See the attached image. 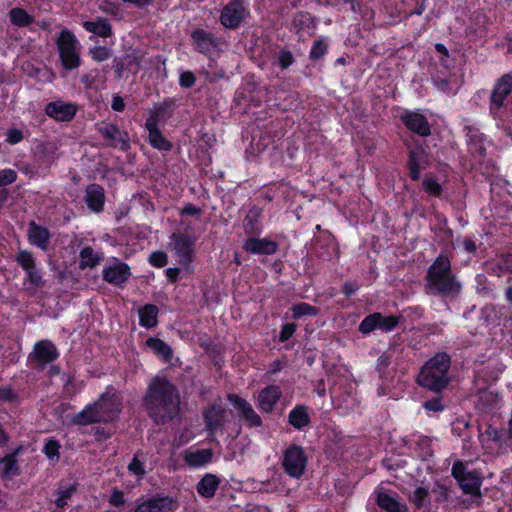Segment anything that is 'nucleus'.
<instances>
[{
  "label": "nucleus",
  "mask_w": 512,
  "mask_h": 512,
  "mask_svg": "<svg viewBox=\"0 0 512 512\" xmlns=\"http://www.w3.org/2000/svg\"><path fill=\"white\" fill-rule=\"evenodd\" d=\"M180 399L175 387L164 378H155L149 385L144 405L156 422H165L179 412Z\"/></svg>",
  "instance_id": "f257e3e1"
},
{
  "label": "nucleus",
  "mask_w": 512,
  "mask_h": 512,
  "mask_svg": "<svg viewBox=\"0 0 512 512\" xmlns=\"http://www.w3.org/2000/svg\"><path fill=\"white\" fill-rule=\"evenodd\" d=\"M120 412L119 399L110 392L103 393L98 401L87 405L76 414L73 422L79 425H87L94 422H108L114 420Z\"/></svg>",
  "instance_id": "f03ea898"
},
{
  "label": "nucleus",
  "mask_w": 512,
  "mask_h": 512,
  "mask_svg": "<svg viewBox=\"0 0 512 512\" xmlns=\"http://www.w3.org/2000/svg\"><path fill=\"white\" fill-rule=\"evenodd\" d=\"M449 357L445 353L435 355L421 369L418 383L433 391H440L448 383Z\"/></svg>",
  "instance_id": "7ed1b4c3"
},
{
  "label": "nucleus",
  "mask_w": 512,
  "mask_h": 512,
  "mask_svg": "<svg viewBox=\"0 0 512 512\" xmlns=\"http://www.w3.org/2000/svg\"><path fill=\"white\" fill-rule=\"evenodd\" d=\"M428 282L437 291L454 295L459 292L460 284L450 274V261L445 256H439L428 272Z\"/></svg>",
  "instance_id": "20e7f679"
},
{
  "label": "nucleus",
  "mask_w": 512,
  "mask_h": 512,
  "mask_svg": "<svg viewBox=\"0 0 512 512\" xmlns=\"http://www.w3.org/2000/svg\"><path fill=\"white\" fill-rule=\"evenodd\" d=\"M60 58L66 69H74L79 66V48L75 36L68 30H63L57 41Z\"/></svg>",
  "instance_id": "39448f33"
},
{
  "label": "nucleus",
  "mask_w": 512,
  "mask_h": 512,
  "mask_svg": "<svg viewBox=\"0 0 512 512\" xmlns=\"http://www.w3.org/2000/svg\"><path fill=\"white\" fill-rule=\"evenodd\" d=\"M306 463L307 457L301 447L293 445L286 449L283 467L291 477L299 478L305 470Z\"/></svg>",
  "instance_id": "423d86ee"
},
{
  "label": "nucleus",
  "mask_w": 512,
  "mask_h": 512,
  "mask_svg": "<svg viewBox=\"0 0 512 512\" xmlns=\"http://www.w3.org/2000/svg\"><path fill=\"white\" fill-rule=\"evenodd\" d=\"M194 242L191 238L182 234H173L169 244L170 249L174 252L177 261L186 266V270L190 272L189 263L192 259Z\"/></svg>",
  "instance_id": "0eeeda50"
},
{
  "label": "nucleus",
  "mask_w": 512,
  "mask_h": 512,
  "mask_svg": "<svg viewBox=\"0 0 512 512\" xmlns=\"http://www.w3.org/2000/svg\"><path fill=\"white\" fill-rule=\"evenodd\" d=\"M453 476L458 480L465 493L477 495L481 486V478L476 472H465V466L457 462L452 468Z\"/></svg>",
  "instance_id": "6e6552de"
},
{
  "label": "nucleus",
  "mask_w": 512,
  "mask_h": 512,
  "mask_svg": "<svg viewBox=\"0 0 512 512\" xmlns=\"http://www.w3.org/2000/svg\"><path fill=\"white\" fill-rule=\"evenodd\" d=\"M230 416L231 412L225 409L221 402L213 404L211 408L204 412L207 429L211 434L217 433L223 428Z\"/></svg>",
  "instance_id": "1a4fd4ad"
},
{
  "label": "nucleus",
  "mask_w": 512,
  "mask_h": 512,
  "mask_svg": "<svg viewBox=\"0 0 512 512\" xmlns=\"http://www.w3.org/2000/svg\"><path fill=\"white\" fill-rule=\"evenodd\" d=\"M398 323V320L394 316H383L380 313H375L367 316L360 324L359 330L363 334H368L375 329H381L384 331L392 330Z\"/></svg>",
  "instance_id": "9d476101"
},
{
  "label": "nucleus",
  "mask_w": 512,
  "mask_h": 512,
  "mask_svg": "<svg viewBox=\"0 0 512 512\" xmlns=\"http://www.w3.org/2000/svg\"><path fill=\"white\" fill-rule=\"evenodd\" d=\"M378 506L383 512H406V505L401 502L396 492L379 488L376 492Z\"/></svg>",
  "instance_id": "9b49d317"
},
{
  "label": "nucleus",
  "mask_w": 512,
  "mask_h": 512,
  "mask_svg": "<svg viewBox=\"0 0 512 512\" xmlns=\"http://www.w3.org/2000/svg\"><path fill=\"white\" fill-rule=\"evenodd\" d=\"M246 14L243 3L234 0L224 7L220 18L221 23L227 28H235L245 18Z\"/></svg>",
  "instance_id": "f8f14e48"
},
{
  "label": "nucleus",
  "mask_w": 512,
  "mask_h": 512,
  "mask_svg": "<svg viewBox=\"0 0 512 512\" xmlns=\"http://www.w3.org/2000/svg\"><path fill=\"white\" fill-rule=\"evenodd\" d=\"M512 90V76L504 75L496 83L491 95V111L495 117H498L497 110L500 109L505 102V98Z\"/></svg>",
  "instance_id": "ddd939ff"
},
{
  "label": "nucleus",
  "mask_w": 512,
  "mask_h": 512,
  "mask_svg": "<svg viewBox=\"0 0 512 512\" xmlns=\"http://www.w3.org/2000/svg\"><path fill=\"white\" fill-rule=\"evenodd\" d=\"M77 111V107L73 103L57 100L47 104L45 108L46 114L56 121H70L73 119Z\"/></svg>",
  "instance_id": "4468645a"
},
{
  "label": "nucleus",
  "mask_w": 512,
  "mask_h": 512,
  "mask_svg": "<svg viewBox=\"0 0 512 512\" xmlns=\"http://www.w3.org/2000/svg\"><path fill=\"white\" fill-rule=\"evenodd\" d=\"M404 125L411 131L421 135L427 136L430 133V127L426 118L419 112L403 111L399 115Z\"/></svg>",
  "instance_id": "2eb2a0df"
},
{
  "label": "nucleus",
  "mask_w": 512,
  "mask_h": 512,
  "mask_svg": "<svg viewBox=\"0 0 512 512\" xmlns=\"http://www.w3.org/2000/svg\"><path fill=\"white\" fill-rule=\"evenodd\" d=\"M228 400L235 408L239 410L249 427L261 426L262 420L260 416L254 411L250 403L234 394L229 395Z\"/></svg>",
  "instance_id": "dca6fc26"
},
{
  "label": "nucleus",
  "mask_w": 512,
  "mask_h": 512,
  "mask_svg": "<svg viewBox=\"0 0 512 512\" xmlns=\"http://www.w3.org/2000/svg\"><path fill=\"white\" fill-rule=\"evenodd\" d=\"M282 395L277 385H270L262 389L257 397V407L265 413L271 412Z\"/></svg>",
  "instance_id": "f3484780"
},
{
  "label": "nucleus",
  "mask_w": 512,
  "mask_h": 512,
  "mask_svg": "<svg viewBox=\"0 0 512 512\" xmlns=\"http://www.w3.org/2000/svg\"><path fill=\"white\" fill-rule=\"evenodd\" d=\"M130 276L129 267L117 260L107 265L103 270L104 279L114 285H120L127 281Z\"/></svg>",
  "instance_id": "a211bd4d"
},
{
  "label": "nucleus",
  "mask_w": 512,
  "mask_h": 512,
  "mask_svg": "<svg viewBox=\"0 0 512 512\" xmlns=\"http://www.w3.org/2000/svg\"><path fill=\"white\" fill-rule=\"evenodd\" d=\"M175 509L174 501L169 497L151 498L142 501L136 512H172Z\"/></svg>",
  "instance_id": "6ab92c4d"
},
{
  "label": "nucleus",
  "mask_w": 512,
  "mask_h": 512,
  "mask_svg": "<svg viewBox=\"0 0 512 512\" xmlns=\"http://www.w3.org/2000/svg\"><path fill=\"white\" fill-rule=\"evenodd\" d=\"M146 128L149 132L150 144L159 150H169L171 145L157 129V119L151 116L146 121Z\"/></svg>",
  "instance_id": "aec40b11"
},
{
  "label": "nucleus",
  "mask_w": 512,
  "mask_h": 512,
  "mask_svg": "<svg viewBox=\"0 0 512 512\" xmlns=\"http://www.w3.org/2000/svg\"><path fill=\"white\" fill-rule=\"evenodd\" d=\"M213 451L211 449H188L185 452V461L191 467H201L211 462Z\"/></svg>",
  "instance_id": "412c9836"
},
{
  "label": "nucleus",
  "mask_w": 512,
  "mask_h": 512,
  "mask_svg": "<svg viewBox=\"0 0 512 512\" xmlns=\"http://www.w3.org/2000/svg\"><path fill=\"white\" fill-rule=\"evenodd\" d=\"M145 345L159 359L165 362H168L172 359V349L163 340L156 337H150L146 340Z\"/></svg>",
  "instance_id": "4be33fe9"
},
{
  "label": "nucleus",
  "mask_w": 512,
  "mask_h": 512,
  "mask_svg": "<svg viewBox=\"0 0 512 512\" xmlns=\"http://www.w3.org/2000/svg\"><path fill=\"white\" fill-rule=\"evenodd\" d=\"M104 190L96 184H92L86 189V203L94 212H99L104 204Z\"/></svg>",
  "instance_id": "5701e85b"
},
{
  "label": "nucleus",
  "mask_w": 512,
  "mask_h": 512,
  "mask_svg": "<svg viewBox=\"0 0 512 512\" xmlns=\"http://www.w3.org/2000/svg\"><path fill=\"white\" fill-rule=\"evenodd\" d=\"M244 248L251 253L272 254L276 251V244L264 238H250L245 242Z\"/></svg>",
  "instance_id": "b1692460"
},
{
  "label": "nucleus",
  "mask_w": 512,
  "mask_h": 512,
  "mask_svg": "<svg viewBox=\"0 0 512 512\" xmlns=\"http://www.w3.org/2000/svg\"><path fill=\"white\" fill-rule=\"evenodd\" d=\"M34 354L42 364L53 361L58 355L55 346L49 341L37 343L34 348Z\"/></svg>",
  "instance_id": "393cba45"
},
{
  "label": "nucleus",
  "mask_w": 512,
  "mask_h": 512,
  "mask_svg": "<svg viewBox=\"0 0 512 512\" xmlns=\"http://www.w3.org/2000/svg\"><path fill=\"white\" fill-rule=\"evenodd\" d=\"M29 240L32 244L45 250L48 245L49 232L35 223H31L28 229Z\"/></svg>",
  "instance_id": "a878e982"
},
{
  "label": "nucleus",
  "mask_w": 512,
  "mask_h": 512,
  "mask_svg": "<svg viewBox=\"0 0 512 512\" xmlns=\"http://www.w3.org/2000/svg\"><path fill=\"white\" fill-rule=\"evenodd\" d=\"M220 480L213 474H206L197 484L198 493L206 498L214 496Z\"/></svg>",
  "instance_id": "bb28decb"
},
{
  "label": "nucleus",
  "mask_w": 512,
  "mask_h": 512,
  "mask_svg": "<svg viewBox=\"0 0 512 512\" xmlns=\"http://www.w3.org/2000/svg\"><path fill=\"white\" fill-rule=\"evenodd\" d=\"M158 309L156 306L147 304L139 309L140 324L146 328H152L157 324Z\"/></svg>",
  "instance_id": "cd10ccee"
},
{
  "label": "nucleus",
  "mask_w": 512,
  "mask_h": 512,
  "mask_svg": "<svg viewBox=\"0 0 512 512\" xmlns=\"http://www.w3.org/2000/svg\"><path fill=\"white\" fill-rule=\"evenodd\" d=\"M128 471L131 475L135 476L138 481L145 476V456L143 453L138 452L134 455L128 465Z\"/></svg>",
  "instance_id": "c85d7f7f"
},
{
  "label": "nucleus",
  "mask_w": 512,
  "mask_h": 512,
  "mask_svg": "<svg viewBox=\"0 0 512 512\" xmlns=\"http://www.w3.org/2000/svg\"><path fill=\"white\" fill-rule=\"evenodd\" d=\"M101 259L102 255L90 247H85L80 252V266L82 268H93L99 264Z\"/></svg>",
  "instance_id": "c756f323"
},
{
  "label": "nucleus",
  "mask_w": 512,
  "mask_h": 512,
  "mask_svg": "<svg viewBox=\"0 0 512 512\" xmlns=\"http://www.w3.org/2000/svg\"><path fill=\"white\" fill-rule=\"evenodd\" d=\"M83 26L87 31L101 37H107L111 33V27L104 19L97 21H86L84 22Z\"/></svg>",
  "instance_id": "7c9ffc66"
},
{
  "label": "nucleus",
  "mask_w": 512,
  "mask_h": 512,
  "mask_svg": "<svg viewBox=\"0 0 512 512\" xmlns=\"http://www.w3.org/2000/svg\"><path fill=\"white\" fill-rule=\"evenodd\" d=\"M9 18L12 24L20 27L27 26L32 23L33 17L22 8H13L9 12Z\"/></svg>",
  "instance_id": "2f4dec72"
},
{
  "label": "nucleus",
  "mask_w": 512,
  "mask_h": 512,
  "mask_svg": "<svg viewBox=\"0 0 512 512\" xmlns=\"http://www.w3.org/2000/svg\"><path fill=\"white\" fill-rule=\"evenodd\" d=\"M289 422L297 429H301L309 422V416L304 407H296L289 414Z\"/></svg>",
  "instance_id": "473e14b6"
},
{
  "label": "nucleus",
  "mask_w": 512,
  "mask_h": 512,
  "mask_svg": "<svg viewBox=\"0 0 512 512\" xmlns=\"http://www.w3.org/2000/svg\"><path fill=\"white\" fill-rule=\"evenodd\" d=\"M410 176L413 180H417L423 169V155L419 151H411L409 160Z\"/></svg>",
  "instance_id": "72a5a7b5"
},
{
  "label": "nucleus",
  "mask_w": 512,
  "mask_h": 512,
  "mask_svg": "<svg viewBox=\"0 0 512 512\" xmlns=\"http://www.w3.org/2000/svg\"><path fill=\"white\" fill-rule=\"evenodd\" d=\"M418 456L426 459L432 455L433 449L431 447V440L425 436H418L415 440Z\"/></svg>",
  "instance_id": "f704fd0d"
},
{
  "label": "nucleus",
  "mask_w": 512,
  "mask_h": 512,
  "mask_svg": "<svg viewBox=\"0 0 512 512\" xmlns=\"http://www.w3.org/2000/svg\"><path fill=\"white\" fill-rule=\"evenodd\" d=\"M193 41L196 45V47L200 51H205L208 46L211 44V37L210 34L206 33L203 30H197L192 35Z\"/></svg>",
  "instance_id": "c9c22d12"
},
{
  "label": "nucleus",
  "mask_w": 512,
  "mask_h": 512,
  "mask_svg": "<svg viewBox=\"0 0 512 512\" xmlns=\"http://www.w3.org/2000/svg\"><path fill=\"white\" fill-rule=\"evenodd\" d=\"M26 274L25 285L28 289L37 288L42 284L41 273L35 267L26 270Z\"/></svg>",
  "instance_id": "e433bc0d"
},
{
  "label": "nucleus",
  "mask_w": 512,
  "mask_h": 512,
  "mask_svg": "<svg viewBox=\"0 0 512 512\" xmlns=\"http://www.w3.org/2000/svg\"><path fill=\"white\" fill-rule=\"evenodd\" d=\"M423 189L426 193L431 196H440L442 187L441 185L432 177H426L423 181Z\"/></svg>",
  "instance_id": "4c0bfd02"
},
{
  "label": "nucleus",
  "mask_w": 512,
  "mask_h": 512,
  "mask_svg": "<svg viewBox=\"0 0 512 512\" xmlns=\"http://www.w3.org/2000/svg\"><path fill=\"white\" fill-rule=\"evenodd\" d=\"M16 469V463L12 456H7L0 459V477L14 474Z\"/></svg>",
  "instance_id": "58836bf2"
},
{
  "label": "nucleus",
  "mask_w": 512,
  "mask_h": 512,
  "mask_svg": "<svg viewBox=\"0 0 512 512\" xmlns=\"http://www.w3.org/2000/svg\"><path fill=\"white\" fill-rule=\"evenodd\" d=\"M74 491H75V488L72 485L59 488L58 493H57L58 496L55 501L57 507H60V508L64 507L67 504V500L72 496Z\"/></svg>",
  "instance_id": "ea45409f"
},
{
  "label": "nucleus",
  "mask_w": 512,
  "mask_h": 512,
  "mask_svg": "<svg viewBox=\"0 0 512 512\" xmlns=\"http://www.w3.org/2000/svg\"><path fill=\"white\" fill-rule=\"evenodd\" d=\"M17 261L25 271L35 267L34 259L27 251H20L17 255Z\"/></svg>",
  "instance_id": "a19ab883"
},
{
  "label": "nucleus",
  "mask_w": 512,
  "mask_h": 512,
  "mask_svg": "<svg viewBox=\"0 0 512 512\" xmlns=\"http://www.w3.org/2000/svg\"><path fill=\"white\" fill-rule=\"evenodd\" d=\"M149 262L155 267H163L167 264V255L163 251H155L151 253Z\"/></svg>",
  "instance_id": "79ce46f5"
},
{
  "label": "nucleus",
  "mask_w": 512,
  "mask_h": 512,
  "mask_svg": "<svg viewBox=\"0 0 512 512\" xmlns=\"http://www.w3.org/2000/svg\"><path fill=\"white\" fill-rule=\"evenodd\" d=\"M60 445L55 440H49L44 446V453L49 459L58 458Z\"/></svg>",
  "instance_id": "37998d69"
},
{
  "label": "nucleus",
  "mask_w": 512,
  "mask_h": 512,
  "mask_svg": "<svg viewBox=\"0 0 512 512\" xmlns=\"http://www.w3.org/2000/svg\"><path fill=\"white\" fill-rule=\"evenodd\" d=\"M17 178V174L12 169H3L0 171V187L13 183Z\"/></svg>",
  "instance_id": "c03bdc74"
},
{
  "label": "nucleus",
  "mask_w": 512,
  "mask_h": 512,
  "mask_svg": "<svg viewBox=\"0 0 512 512\" xmlns=\"http://www.w3.org/2000/svg\"><path fill=\"white\" fill-rule=\"evenodd\" d=\"M315 309L306 303H300L293 307V316L300 317L303 315H312L315 314Z\"/></svg>",
  "instance_id": "a18cd8bd"
},
{
  "label": "nucleus",
  "mask_w": 512,
  "mask_h": 512,
  "mask_svg": "<svg viewBox=\"0 0 512 512\" xmlns=\"http://www.w3.org/2000/svg\"><path fill=\"white\" fill-rule=\"evenodd\" d=\"M427 494H428V491L426 488L417 487L413 491V494L411 495V500L413 501V503L416 506L420 507L424 503V500L427 497Z\"/></svg>",
  "instance_id": "49530a36"
},
{
  "label": "nucleus",
  "mask_w": 512,
  "mask_h": 512,
  "mask_svg": "<svg viewBox=\"0 0 512 512\" xmlns=\"http://www.w3.org/2000/svg\"><path fill=\"white\" fill-rule=\"evenodd\" d=\"M327 45L324 41H316L310 51V56L313 59H319L326 53Z\"/></svg>",
  "instance_id": "de8ad7c7"
},
{
  "label": "nucleus",
  "mask_w": 512,
  "mask_h": 512,
  "mask_svg": "<svg viewBox=\"0 0 512 512\" xmlns=\"http://www.w3.org/2000/svg\"><path fill=\"white\" fill-rule=\"evenodd\" d=\"M102 132L107 137H109V138H111L113 140L121 139V133H120L119 129L115 125H112V124L106 125L103 128Z\"/></svg>",
  "instance_id": "09e8293b"
},
{
  "label": "nucleus",
  "mask_w": 512,
  "mask_h": 512,
  "mask_svg": "<svg viewBox=\"0 0 512 512\" xmlns=\"http://www.w3.org/2000/svg\"><path fill=\"white\" fill-rule=\"evenodd\" d=\"M93 58L97 61H104L109 57V50L105 47H95L91 50Z\"/></svg>",
  "instance_id": "8fccbe9b"
},
{
  "label": "nucleus",
  "mask_w": 512,
  "mask_h": 512,
  "mask_svg": "<svg viewBox=\"0 0 512 512\" xmlns=\"http://www.w3.org/2000/svg\"><path fill=\"white\" fill-rule=\"evenodd\" d=\"M296 330V326L293 323H287L282 327L280 333V340L286 341L288 340Z\"/></svg>",
  "instance_id": "3c124183"
},
{
  "label": "nucleus",
  "mask_w": 512,
  "mask_h": 512,
  "mask_svg": "<svg viewBox=\"0 0 512 512\" xmlns=\"http://www.w3.org/2000/svg\"><path fill=\"white\" fill-rule=\"evenodd\" d=\"M23 139V134L20 130L10 129L7 131V141L10 144H17Z\"/></svg>",
  "instance_id": "603ef678"
},
{
  "label": "nucleus",
  "mask_w": 512,
  "mask_h": 512,
  "mask_svg": "<svg viewBox=\"0 0 512 512\" xmlns=\"http://www.w3.org/2000/svg\"><path fill=\"white\" fill-rule=\"evenodd\" d=\"M100 9L103 12L109 13L111 15H117L120 10L119 5L108 1H104L103 3H101Z\"/></svg>",
  "instance_id": "864d4df0"
},
{
  "label": "nucleus",
  "mask_w": 512,
  "mask_h": 512,
  "mask_svg": "<svg viewBox=\"0 0 512 512\" xmlns=\"http://www.w3.org/2000/svg\"><path fill=\"white\" fill-rule=\"evenodd\" d=\"M195 82V77L190 72H183L180 75V85L182 87L189 88L191 87Z\"/></svg>",
  "instance_id": "5fc2aeb1"
},
{
  "label": "nucleus",
  "mask_w": 512,
  "mask_h": 512,
  "mask_svg": "<svg viewBox=\"0 0 512 512\" xmlns=\"http://www.w3.org/2000/svg\"><path fill=\"white\" fill-rule=\"evenodd\" d=\"M110 503L114 506H120L124 503V494L120 490H113L110 496Z\"/></svg>",
  "instance_id": "6e6d98bb"
},
{
  "label": "nucleus",
  "mask_w": 512,
  "mask_h": 512,
  "mask_svg": "<svg viewBox=\"0 0 512 512\" xmlns=\"http://www.w3.org/2000/svg\"><path fill=\"white\" fill-rule=\"evenodd\" d=\"M424 407L427 410L434 411V412L441 411L443 409L441 401L438 398H435V399L425 402Z\"/></svg>",
  "instance_id": "4d7b16f0"
},
{
  "label": "nucleus",
  "mask_w": 512,
  "mask_h": 512,
  "mask_svg": "<svg viewBox=\"0 0 512 512\" xmlns=\"http://www.w3.org/2000/svg\"><path fill=\"white\" fill-rule=\"evenodd\" d=\"M111 107L113 110L117 112L123 111L125 108L124 100L120 96L115 95L113 97Z\"/></svg>",
  "instance_id": "13d9d810"
},
{
  "label": "nucleus",
  "mask_w": 512,
  "mask_h": 512,
  "mask_svg": "<svg viewBox=\"0 0 512 512\" xmlns=\"http://www.w3.org/2000/svg\"><path fill=\"white\" fill-rule=\"evenodd\" d=\"M165 273H166L167 278L170 281H175L180 273V269L179 268H168V269H166Z\"/></svg>",
  "instance_id": "bf43d9fd"
},
{
  "label": "nucleus",
  "mask_w": 512,
  "mask_h": 512,
  "mask_svg": "<svg viewBox=\"0 0 512 512\" xmlns=\"http://www.w3.org/2000/svg\"><path fill=\"white\" fill-rule=\"evenodd\" d=\"M280 62L283 67H287L292 62V56L288 52H282L280 55Z\"/></svg>",
  "instance_id": "052dcab7"
},
{
  "label": "nucleus",
  "mask_w": 512,
  "mask_h": 512,
  "mask_svg": "<svg viewBox=\"0 0 512 512\" xmlns=\"http://www.w3.org/2000/svg\"><path fill=\"white\" fill-rule=\"evenodd\" d=\"M463 246H464L465 251L468 253H474L476 251V245L470 239H465L463 241Z\"/></svg>",
  "instance_id": "680f3d73"
},
{
  "label": "nucleus",
  "mask_w": 512,
  "mask_h": 512,
  "mask_svg": "<svg viewBox=\"0 0 512 512\" xmlns=\"http://www.w3.org/2000/svg\"><path fill=\"white\" fill-rule=\"evenodd\" d=\"M183 215H196L199 213V209L193 205H187L182 209Z\"/></svg>",
  "instance_id": "e2e57ef3"
},
{
  "label": "nucleus",
  "mask_w": 512,
  "mask_h": 512,
  "mask_svg": "<svg viewBox=\"0 0 512 512\" xmlns=\"http://www.w3.org/2000/svg\"><path fill=\"white\" fill-rule=\"evenodd\" d=\"M13 397V392L10 389H0V398L3 400H9Z\"/></svg>",
  "instance_id": "0e129e2a"
},
{
  "label": "nucleus",
  "mask_w": 512,
  "mask_h": 512,
  "mask_svg": "<svg viewBox=\"0 0 512 512\" xmlns=\"http://www.w3.org/2000/svg\"><path fill=\"white\" fill-rule=\"evenodd\" d=\"M123 1L127 2V3L134 4L138 7L146 6L151 2V0H123Z\"/></svg>",
  "instance_id": "69168bd1"
},
{
  "label": "nucleus",
  "mask_w": 512,
  "mask_h": 512,
  "mask_svg": "<svg viewBox=\"0 0 512 512\" xmlns=\"http://www.w3.org/2000/svg\"><path fill=\"white\" fill-rule=\"evenodd\" d=\"M435 48H436V50L439 53H442V54H446L447 53V50H446L445 46L442 45V44H436Z\"/></svg>",
  "instance_id": "338daca9"
},
{
  "label": "nucleus",
  "mask_w": 512,
  "mask_h": 512,
  "mask_svg": "<svg viewBox=\"0 0 512 512\" xmlns=\"http://www.w3.org/2000/svg\"><path fill=\"white\" fill-rule=\"evenodd\" d=\"M506 297L508 299V301H510L512 303V287H509L507 292H506Z\"/></svg>",
  "instance_id": "774afa93"
}]
</instances>
